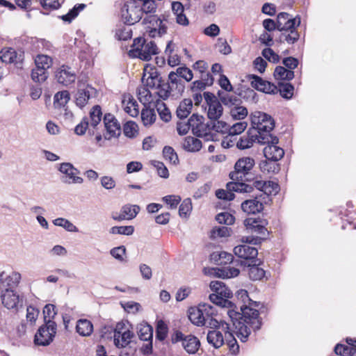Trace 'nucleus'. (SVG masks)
Wrapping results in <instances>:
<instances>
[{"instance_id":"f257e3e1","label":"nucleus","mask_w":356,"mask_h":356,"mask_svg":"<svg viewBox=\"0 0 356 356\" xmlns=\"http://www.w3.org/2000/svg\"><path fill=\"white\" fill-rule=\"evenodd\" d=\"M236 297L242 303L238 310L237 307L227 310V315L237 330V336L242 341H245L251 331L256 332L261 328L262 319L259 316L257 308L261 305L260 302L252 300L245 289L236 292Z\"/></svg>"},{"instance_id":"f03ea898","label":"nucleus","mask_w":356,"mask_h":356,"mask_svg":"<svg viewBox=\"0 0 356 356\" xmlns=\"http://www.w3.org/2000/svg\"><path fill=\"white\" fill-rule=\"evenodd\" d=\"M255 165L253 158L244 156L240 158L234 164V170L229 173V178L233 181H251L254 175L251 170Z\"/></svg>"},{"instance_id":"7ed1b4c3","label":"nucleus","mask_w":356,"mask_h":356,"mask_svg":"<svg viewBox=\"0 0 356 356\" xmlns=\"http://www.w3.org/2000/svg\"><path fill=\"white\" fill-rule=\"evenodd\" d=\"M57 332V325L51 320L40 327L35 334L34 343L38 346H46L53 341Z\"/></svg>"},{"instance_id":"20e7f679","label":"nucleus","mask_w":356,"mask_h":356,"mask_svg":"<svg viewBox=\"0 0 356 356\" xmlns=\"http://www.w3.org/2000/svg\"><path fill=\"white\" fill-rule=\"evenodd\" d=\"M121 15L123 22L127 25L135 24L143 17L140 5L136 1L124 5L121 10Z\"/></svg>"},{"instance_id":"39448f33","label":"nucleus","mask_w":356,"mask_h":356,"mask_svg":"<svg viewBox=\"0 0 356 356\" xmlns=\"http://www.w3.org/2000/svg\"><path fill=\"white\" fill-rule=\"evenodd\" d=\"M58 170L63 175L60 177V180L64 184H82L83 182V179L77 176L80 174V171L71 163H60Z\"/></svg>"},{"instance_id":"423d86ee","label":"nucleus","mask_w":356,"mask_h":356,"mask_svg":"<svg viewBox=\"0 0 356 356\" xmlns=\"http://www.w3.org/2000/svg\"><path fill=\"white\" fill-rule=\"evenodd\" d=\"M103 122L106 131L104 136L105 140H110L112 137H118L120 135V124L113 114L106 113Z\"/></svg>"},{"instance_id":"0eeeda50","label":"nucleus","mask_w":356,"mask_h":356,"mask_svg":"<svg viewBox=\"0 0 356 356\" xmlns=\"http://www.w3.org/2000/svg\"><path fill=\"white\" fill-rule=\"evenodd\" d=\"M247 78L250 81L251 86L254 89L267 94L277 93V86L271 82L264 80L255 74H249Z\"/></svg>"},{"instance_id":"6e6552de","label":"nucleus","mask_w":356,"mask_h":356,"mask_svg":"<svg viewBox=\"0 0 356 356\" xmlns=\"http://www.w3.org/2000/svg\"><path fill=\"white\" fill-rule=\"evenodd\" d=\"M204 118L197 113H193L189 118L192 133L197 137L207 136L209 133V125L204 123Z\"/></svg>"},{"instance_id":"1a4fd4ad","label":"nucleus","mask_w":356,"mask_h":356,"mask_svg":"<svg viewBox=\"0 0 356 356\" xmlns=\"http://www.w3.org/2000/svg\"><path fill=\"white\" fill-rule=\"evenodd\" d=\"M58 83L65 86L74 83L76 79L75 71L67 65H62L57 69L55 74Z\"/></svg>"},{"instance_id":"9d476101","label":"nucleus","mask_w":356,"mask_h":356,"mask_svg":"<svg viewBox=\"0 0 356 356\" xmlns=\"http://www.w3.org/2000/svg\"><path fill=\"white\" fill-rule=\"evenodd\" d=\"M268 221L261 218H248L244 220V225L248 232L262 236H268L269 232L266 228Z\"/></svg>"},{"instance_id":"9b49d317","label":"nucleus","mask_w":356,"mask_h":356,"mask_svg":"<svg viewBox=\"0 0 356 356\" xmlns=\"http://www.w3.org/2000/svg\"><path fill=\"white\" fill-rule=\"evenodd\" d=\"M212 310V306L208 304L200 305L199 307H191L188 309V318L197 326H203L205 323L206 312Z\"/></svg>"},{"instance_id":"f8f14e48","label":"nucleus","mask_w":356,"mask_h":356,"mask_svg":"<svg viewBox=\"0 0 356 356\" xmlns=\"http://www.w3.org/2000/svg\"><path fill=\"white\" fill-rule=\"evenodd\" d=\"M300 24V17L297 15L296 17H290L287 13H280L277 16V30L280 31H289L295 29Z\"/></svg>"},{"instance_id":"ddd939ff","label":"nucleus","mask_w":356,"mask_h":356,"mask_svg":"<svg viewBox=\"0 0 356 356\" xmlns=\"http://www.w3.org/2000/svg\"><path fill=\"white\" fill-rule=\"evenodd\" d=\"M1 293L2 304L8 309H17L19 306H22V299L19 298V295L13 289H2Z\"/></svg>"},{"instance_id":"4468645a","label":"nucleus","mask_w":356,"mask_h":356,"mask_svg":"<svg viewBox=\"0 0 356 356\" xmlns=\"http://www.w3.org/2000/svg\"><path fill=\"white\" fill-rule=\"evenodd\" d=\"M252 123L257 125V131H272L275 127L272 117L263 112H256L254 114Z\"/></svg>"},{"instance_id":"2eb2a0df","label":"nucleus","mask_w":356,"mask_h":356,"mask_svg":"<svg viewBox=\"0 0 356 356\" xmlns=\"http://www.w3.org/2000/svg\"><path fill=\"white\" fill-rule=\"evenodd\" d=\"M97 90L88 85L85 88H79L76 94V104L79 108L84 107L89 99L95 97Z\"/></svg>"},{"instance_id":"dca6fc26","label":"nucleus","mask_w":356,"mask_h":356,"mask_svg":"<svg viewBox=\"0 0 356 356\" xmlns=\"http://www.w3.org/2000/svg\"><path fill=\"white\" fill-rule=\"evenodd\" d=\"M234 253L239 258L252 260L257 257L258 250L257 248L251 247L248 244H243L236 246L234 248Z\"/></svg>"},{"instance_id":"f3484780","label":"nucleus","mask_w":356,"mask_h":356,"mask_svg":"<svg viewBox=\"0 0 356 356\" xmlns=\"http://www.w3.org/2000/svg\"><path fill=\"white\" fill-rule=\"evenodd\" d=\"M158 53V47L154 41L145 42L140 49H137V57L143 60L149 61L153 55Z\"/></svg>"},{"instance_id":"a211bd4d","label":"nucleus","mask_w":356,"mask_h":356,"mask_svg":"<svg viewBox=\"0 0 356 356\" xmlns=\"http://www.w3.org/2000/svg\"><path fill=\"white\" fill-rule=\"evenodd\" d=\"M263 152L266 159L273 161H280L284 155V149L277 146V144L266 145Z\"/></svg>"},{"instance_id":"6ab92c4d","label":"nucleus","mask_w":356,"mask_h":356,"mask_svg":"<svg viewBox=\"0 0 356 356\" xmlns=\"http://www.w3.org/2000/svg\"><path fill=\"white\" fill-rule=\"evenodd\" d=\"M167 19L163 15V19L158 17L156 15H150L145 17L143 19V24H151L154 25L156 24L158 26V35L161 36L166 33L167 26L163 24V21H166Z\"/></svg>"},{"instance_id":"aec40b11","label":"nucleus","mask_w":356,"mask_h":356,"mask_svg":"<svg viewBox=\"0 0 356 356\" xmlns=\"http://www.w3.org/2000/svg\"><path fill=\"white\" fill-rule=\"evenodd\" d=\"M242 210L248 213H259L264 209L263 204L257 198L247 200L241 204Z\"/></svg>"},{"instance_id":"412c9836","label":"nucleus","mask_w":356,"mask_h":356,"mask_svg":"<svg viewBox=\"0 0 356 356\" xmlns=\"http://www.w3.org/2000/svg\"><path fill=\"white\" fill-rule=\"evenodd\" d=\"M218 95L220 102L225 106L234 108L241 104V99L236 95L225 92L218 91Z\"/></svg>"},{"instance_id":"4be33fe9","label":"nucleus","mask_w":356,"mask_h":356,"mask_svg":"<svg viewBox=\"0 0 356 356\" xmlns=\"http://www.w3.org/2000/svg\"><path fill=\"white\" fill-rule=\"evenodd\" d=\"M200 346V342L199 339L193 335H187L183 340L182 346L190 354L195 353L198 350Z\"/></svg>"},{"instance_id":"5701e85b","label":"nucleus","mask_w":356,"mask_h":356,"mask_svg":"<svg viewBox=\"0 0 356 356\" xmlns=\"http://www.w3.org/2000/svg\"><path fill=\"white\" fill-rule=\"evenodd\" d=\"M192 108V100L191 99H184L179 103L176 111V115L180 120H184L191 113Z\"/></svg>"},{"instance_id":"b1692460","label":"nucleus","mask_w":356,"mask_h":356,"mask_svg":"<svg viewBox=\"0 0 356 356\" xmlns=\"http://www.w3.org/2000/svg\"><path fill=\"white\" fill-rule=\"evenodd\" d=\"M209 286L211 291L222 296L226 299L232 296V291L222 281H211Z\"/></svg>"},{"instance_id":"393cba45","label":"nucleus","mask_w":356,"mask_h":356,"mask_svg":"<svg viewBox=\"0 0 356 356\" xmlns=\"http://www.w3.org/2000/svg\"><path fill=\"white\" fill-rule=\"evenodd\" d=\"M234 256L224 251L214 252L211 254V260L218 265H225L233 261Z\"/></svg>"},{"instance_id":"a878e982","label":"nucleus","mask_w":356,"mask_h":356,"mask_svg":"<svg viewBox=\"0 0 356 356\" xmlns=\"http://www.w3.org/2000/svg\"><path fill=\"white\" fill-rule=\"evenodd\" d=\"M207 342L215 348H220L224 343V337L221 332L214 330L209 331L207 336Z\"/></svg>"},{"instance_id":"bb28decb","label":"nucleus","mask_w":356,"mask_h":356,"mask_svg":"<svg viewBox=\"0 0 356 356\" xmlns=\"http://www.w3.org/2000/svg\"><path fill=\"white\" fill-rule=\"evenodd\" d=\"M202 147V141L193 136H187L184 139L183 148L190 152H196L201 149Z\"/></svg>"},{"instance_id":"cd10ccee","label":"nucleus","mask_w":356,"mask_h":356,"mask_svg":"<svg viewBox=\"0 0 356 356\" xmlns=\"http://www.w3.org/2000/svg\"><path fill=\"white\" fill-rule=\"evenodd\" d=\"M223 108L220 101L208 106L207 117L211 121H216L222 115Z\"/></svg>"},{"instance_id":"c85d7f7f","label":"nucleus","mask_w":356,"mask_h":356,"mask_svg":"<svg viewBox=\"0 0 356 356\" xmlns=\"http://www.w3.org/2000/svg\"><path fill=\"white\" fill-rule=\"evenodd\" d=\"M282 33L279 36L280 42H287L289 44H294L300 38V34L296 28L290 29L289 31H281Z\"/></svg>"},{"instance_id":"c756f323","label":"nucleus","mask_w":356,"mask_h":356,"mask_svg":"<svg viewBox=\"0 0 356 356\" xmlns=\"http://www.w3.org/2000/svg\"><path fill=\"white\" fill-rule=\"evenodd\" d=\"M76 330L81 336H90L93 331V325L89 320L79 319L76 323Z\"/></svg>"},{"instance_id":"7c9ffc66","label":"nucleus","mask_w":356,"mask_h":356,"mask_svg":"<svg viewBox=\"0 0 356 356\" xmlns=\"http://www.w3.org/2000/svg\"><path fill=\"white\" fill-rule=\"evenodd\" d=\"M273 76L276 80L291 81L294 78V72L289 70L283 66H277L275 69Z\"/></svg>"},{"instance_id":"2f4dec72","label":"nucleus","mask_w":356,"mask_h":356,"mask_svg":"<svg viewBox=\"0 0 356 356\" xmlns=\"http://www.w3.org/2000/svg\"><path fill=\"white\" fill-rule=\"evenodd\" d=\"M246 270L250 279L253 281L261 280L265 277L266 271L260 268L258 264H249Z\"/></svg>"},{"instance_id":"473e14b6","label":"nucleus","mask_w":356,"mask_h":356,"mask_svg":"<svg viewBox=\"0 0 356 356\" xmlns=\"http://www.w3.org/2000/svg\"><path fill=\"white\" fill-rule=\"evenodd\" d=\"M21 280V274L17 272H13L10 275H3V289H11L17 286Z\"/></svg>"},{"instance_id":"72a5a7b5","label":"nucleus","mask_w":356,"mask_h":356,"mask_svg":"<svg viewBox=\"0 0 356 356\" xmlns=\"http://www.w3.org/2000/svg\"><path fill=\"white\" fill-rule=\"evenodd\" d=\"M271 131H258L257 140L261 144H267V145L277 144L279 139L277 136L270 134Z\"/></svg>"},{"instance_id":"f704fd0d","label":"nucleus","mask_w":356,"mask_h":356,"mask_svg":"<svg viewBox=\"0 0 356 356\" xmlns=\"http://www.w3.org/2000/svg\"><path fill=\"white\" fill-rule=\"evenodd\" d=\"M209 299L215 305L227 308L228 309H232L234 307H236V305L232 302L215 292L209 295Z\"/></svg>"},{"instance_id":"c9c22d12","label":"nucleus","mask_w":356,"mask_h":356,"mask_svg":"<svg viewBox=\"0 0 356 356\" xmlns=\"http://www.w3.org/2000/svg\"><path fill=\"white\" fill-rule=\"evenodd\" d=\"M70 99V95L67 90L58 92L54 97V106L55 108L64 107Z\"/></svg>"},{"instance_id":"e433bc0d","label":"nucleus","mask_w":356,"mask_h":356,"mask_svg":"<svg viewBox=\"0 0 356 356\" xmlns=\"http://www.w3.org/2000/svg\"><path fill=\"white\" fill-rule=\"evenodd\" d=\"M1 54L0 58L2 63H18L22 61L21 56L18 58L16 51L12 48L8 49L4 52L1 51Z\"/></svg>"},{"instance_id":"4c0bfd02","label":"nucleus","mask_w":356,"mask_h":356,"mask_svg":"<svg viewBox=\"0 0 356 356\" xmlns=\"http://www.w3.org/2000/svg\"><path fill=\"white\" fill-rule=\"evenodd\" d=\"M294 87L290 83L279 82L277 86V92H279L280 95L286 99H290L293 95Z\"/></svg>"},{"instance_id":"58836bf2","label":"nucleus","mask_w":356,"mask_h":356,"mask_svg":"<svg viewBox=\"0 0 356 356\" xmlns=\"http://www.w3.org/2000/svg\"><path fill=\"white\" fill-rule=\"evenodd\" d=\"M156 115L153 108H144L141 111V119L145 126L152 125L156 120Z\"/></svg>"},{"instance_id":"ea45409f","label":"nucleus","mask_w":356,"mask_h":356,"mask_svg":"<svg viewBox=\"0 0 356 356\" xmlns=\"http://www.w3.org/2000/svg\"><path fill=\"white\" fill-rule=\"evenodd\" d=\"M156 107L161 119L165 122H170L172 116L166 104L160 100H157Z\"/></svg>"},{"instance_id":"a19ab883","label":"nucleus","mask_w":356,"mask_h":356,"mask_svg":"<svg viewBox=\"0 0 356 356\" xmlns=\"http://www.w3.org/2000/svg\"><path fill=\"white\" fill-rule=\"evenodd\" d=\"M259 168L263 172L277 173L280 170V165L277 163V161H273L266 159V160L260 162Z\"/></svg>"},{"instance_id":"79ce46f5","label":"nucleus","mask_w":356,"mask_h":356,"mask_svg":"<svg viewBox=\"0 0 356 356\" xmlns=\"http://www.w3.org/2000/svg\"><path fill=\"white\" fill-rule=\"evenodd\" d=\"M102 118V112L101 106L99 105L94 106L90 111V126L95 128L101 122Z\"/></svg>"},{"instance_id":"37998d69","label":"nucleus","mask_w":356,"mask_h":356,"mask_svg":"<svg viewBox=\"0 0 356 356\" xmlns=\"http://www.w3.org/2000/svg\"><path fill=\"white\" fill-rule=\"evenodd\" d=\"M157 88L159 89L158 95L163 100H166L171 95L172 91L174 90L170 83L168 82L165 83L163 79L159 81Z\"/></svg>"},{"instance_id":"c03bdc74","label":"nucleus","mask_w":356,"mask_h":356,"mask_svg":"<svg viewBox=\"0 0 356 356\" xmlns=\"http://www.w3.org/2000/svg\"><path fill=\"white\" fill-rule=\"evenodd\" d=\"M138 337L142 341L152 340L153 328L148 324L140 325L138 332Z\"/></svg>"},{"instance_id":"a18cd8bd","label":"nucleus","mask_w":356,"mask_h":356,"mask_svg":"<svg viewBox=\"0 0 356 356\" xmlns=\"http://www.w3.org/2000/svg\"><path fill=\"white\" fill-rule=\"evenodd\" d=\"M123 132L129 138H136L138 134L137 124L133 121L127 122L123 126Z\"/></svg>"},{"instance_id":"49530a36","label":"nucleus","mask_w":356,"mask_h":356,"mask_svg":"<svg viewBox=\"0 0 356 356\" xmlns=\"http://www.w3.org/2000/svg\"><path fill=\"white\" fill-rule=\"evenodd\" d=\"M86 5L83 3L76 4L66 15H63L60 18L65 22L70 23L79 13L84 9Z\"/></svg>"},{"instance_id":"de8ad7c7","label":"nucleus","mask_w":356,"mask_h":356,"mask_svg":"<svg viewBox=\"0 0 356 356\" xmlns=\"http://www.w3.org/2000/svg\"><path fill=\"white\" fill-rule=\"evenodd\" d=\"M139 211L140 207L138 205L125 204L121 209V212L124 214L126 220L134 218Z\"/></svg>"},{"instance_id":"09e8293b","label":"nucleus","mask_w":356,"mask_h":356,"mask_svg":"<svg viewBox=\"0 0 356 356\" xmlns=\"http://www.w3.org/2000/svg\"><path fill=\"white\" fill-rule=\"evenodd\" d=\"M35 67L47 70L52 65V59L47 55H38L35 59Z\"/></svg>"},{"instance_id":"8fccbe9b","label":"nucleus","mask_w":356,"mask_h":356,"mask_svg":"<svg viewBox=\"0 0 356 356\" xmlns=\"http://www.w3.org/2000/svg\"><path fill=\"white\" fill-rule=\"evenodd\" d=\"M53 223L56 226L62 227L65 229L71 232H78V228L72 223L67 219L63 218H58L53 220Z\"/></svg>"},{"instance_id":"3c124183","label":"nucleus","mask_w":356,"mask_h":356,"mask_svg":"<svg viewBox=\"0 0 356 356\" xmlns=\"http://www.w3.org/2000/svg\"><path fill=\"white\" fill-rule=\"evenodd\" d=\"M208 124L209 125V132L213 130L217 132L224 133L228 131L229 126L225 122L219 120V119L216 121L211 120L209 122H208Z\"/></svg>"},{"instance_id":"603ef678","label":"nucleus","mask_w":356,"mask_h":356,"mask_svg":"<svg viewBox=\"0 0 356 356\" xmlns=\"http://www.w3.org/2000/svg\"><path fill=\"white\" fill-rule=\"evenodd\" d=\"M334 352L338 355L341 356H354L356 355V348H350L349 346L341 343L336 345Z\"/></svg>"},{"instance_id":"864d4df0","label":"nucleus","mask_w":356,"mask_h":356,"mask_svg":"<svg viewBox=\"0 0 356 356\" xmlns=\"http://www.w3.org/2000/svg\"><path fill=\"white\" fill-rule=\"evenodd\" d=\"M47 77L48 72L47 70H43L41 67L38 68L37 67L32 70L31 79L33 81L42 83L44 82L47 79Z\"/></svg>"},{"instance_id":"5fc2aeb1","label":"nucleus","mask_w":356,"mask_h":356,"mask_svg":"<svg viewBox=\"0 0 356 356\" xmlns=\"http://www.w3.org/2000/svg\"><path fill=\"white\" fill-rule=\"evenodd\" d=\"M134 232V227L131 225L128 226H114L110 229L109 232L112 234H122L126 236L132 235Z\"/></svg>"},{"instance_id":"6e6d98bb","label":"nucleus","mask_w":356,"mask_h":356,"mask_svg":"<svg viewBox=\"0 0 356 356\" xmlns=\"http://www.w3.org/2000/svg\"><path fill=\"white\" fill-rule=\"evenodd\" d=\"M248 109L241 105L232 108L230 115L234 120H243L248 115Z\"/></svg>"},{"instance_id":"4d7b16f0","label":"nucleus","mask_w":356,"mask_h":356,"mask_svg":"<svg viewBox=\"0 0 356 356\" xmlns=\"http://www.w3.org/2000/svg\"><path fill=\"white\" fill-rule=\"evenodd\" d=\"M168 334V326L163 321L160 320L157 322L156 327V339L162 341H163Z\"/></svg>"},{"instance_id":"13d9d810","label":"nucleus","mask_w":356,"mask_h":356,"mask_svg":"<svg viewBox=\"0 0 356 356\" xmlns=\"http://www.w3.org/2000/svg\"><path fill=\"white\" fill-rule=\"evenodd\" d=\"M214 314V309L212 307V310H209L206 312L205 323L203 326L210 328H218L220 327V322L213 317Z\"/></svg>"},{"instance_id":"bf43d9fd","label":"nucleus","mask_w":356,"mask_h":356,"mask_svg":"<svg viewBox=\"0 0 356 356\" xmlns=\"http://www.w3.org/2000/svg\"><path fill=\"white\" fill-rule=\"evenodd\" d=\"M162 78L160 76L159 73L156 70H152L151 72H149V76L146 79V86L154 88L156 83H159V81H161Z\"/></svg>"},{"instance_id":"052dcab7","label":"nucleus","mask_w":356,"mask_h":356,"mask_svg":"<svg viewBox=\"0 0 356 356\" xmlns=\"http://www.w3.org/2000/svg\"><path fill=\"white\" fill-rule=\"evenodd\" d=\"M231 229L227 227H215L211 231L210 237L213 239L218 237H226L230 235Z\"/></svg>"},{"instance_id":"680f3d73","label":"nucleus","mask_w":356,"mask_h":356,"mask_svg":"<svg viewBox=\"0 0 356 356\" xmlns=\"http://www.w3.org/2000/svg\"><path fill=\"white\" fill-rule=\"evenodd\" d=\"M124 111L132 117H136L138 115V104L132 97H129L127 105L124 107Z\"/></svg>"},{"instance_id":"e2e57ef3","label":"nucleus","mask_w":356,"mask_h":356,"mask_svg":"<svg viewBox=\"0 0 356 356\" xmlns=\"http://www.w3.org/2000/svg\"><path fill=\"white\" fill-rule=\"evenodd\" d=\"M163 154L166 160H168L171 163L177 164L179 162V159L177 153L172 147L165 146L163 149Z\"/></svg>"},{"instance_id":"0e129e2a","label":"nucleus","mask_w":356,"mask_h":356,"mask_svg":"<svg viewBox=\"0 0 356 356\" xmlns=\"http://www.w3.org/2000/svg\"><path fill=\"white\" fill-rule=\"evenodd\" d=\"M216 220L220 224L231 225L234 223L235 218L233 215L228 212H222L216 216Z\"/></svg>"},{"instance_id":"69168bd1","label":"nucleus","mask_w":356,"mask_h":356,"mask_svg":"<svg viewBox=\"0 0 356 356\" xmlns=\"http://www.w3.org/2000/svg\"><path fill=\"white\" fill-rule=\"evenodd\" d=\"M134 337V333L129 330H124L120 336V344L118 346H115L118 348H124L128 346L131 339Z\"/></svg>"},{"instance_id":"338daca9","label":"nucleus","mask_w":356,"mask_h":356,"mask_svg":"<svg viewBox=\"0 0 356 356\" xmlns=\"http://www.w3.org/2000/svg\"><path fill=\"white\" fill-rule=\"evenodd\" d=\"M142 14L154 13L156 10V5L154 0H144L142 5H140Z\"/></svg>"},{"instance_id":"774afa93","label":"nucleus","mask_w":356,"mask_h":356,"mask_svg":"<svg viewBox=\"0 0 356 356\" xmlns=\"http://www.w3.org/2000/svg\"><path fill=\"white\" fill-rule=\"evenodd\" d=\"M192 202L190 198H186L183 200L179 206V214L181 217H186L192 210Z\"/></svg>"}]
</instances>
